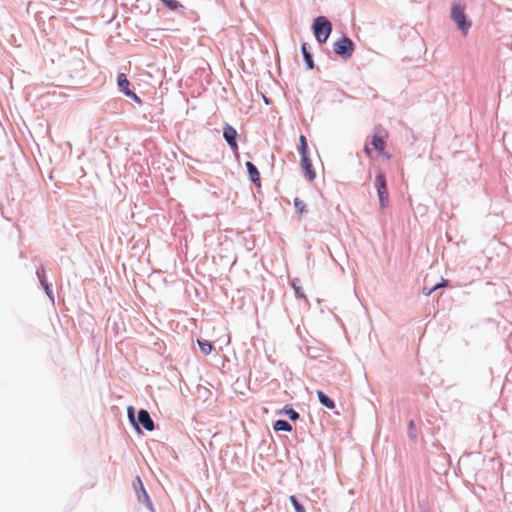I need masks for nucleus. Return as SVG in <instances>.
<instances>
[{"mask_svg": "<svg viewBox=\"0 0 512 512\" xmlns=\"http://www.w3.org/2000/svg\"><path fill=\"white\" fill-rule=\"evenodd\" d=\"M127 417L130 425L138 434L142 433L143 429L148 432L155 430V422L150 413L144 408L136 411L134 406L129 405L127 407Z\"/></svg>", "mask_w": 512, "mask_h": 512, "instance_id": "1", "label": "nucleus"}, {"mask_svg": "<svg viewBox=\"0 0 512 512\" xmlns=\"http://www.w3.org/2000/svg\"><path fill=\"white\" fill-rule=\"evenodd\" d=\"M450 18L462 35L466 36L472 26V21L465 12V5L459 2H452Z\"/></svg>", "mask_w": 512, "mask_h": 512, "instance_id": "2", "label": "nucleus"}, {"mask_svg": "<svg viewBox=\"0 0 512 512\" xmlns=\"http://www.w3.org/2000/svg\"><path fill=\"white\" fill-rule=\"evenodd\" d=\"M311 30L316 41L320 45H323L328 41L333 31V25L331 21L328 19V17L324 15H319L313 19L311 24Z\"/></svg>", "mask_w": 512, "mask_h": 512, "instance_id": "3", "label": "nucleus"}, {"mask_svg": "<svg viewBox=\"0 0 512 512\" xmlns=\"http://www.w3.org/2000/svg\"><path fill=\"white\" fill-rule=\"evenodd\" d=\"M355 48V43L346 34H342L333 43V52L344 61H347L352 57L353 53L355 52Z\"/></svg>", "mask_w": 512, "mask_h": 512, "instance_id": "4", "label": "nucleus"}, {"mask_svg": "<svg viewBox=\"0 0 512 512\" xmlns=\"http://www.w3.org/2000/svg\"><path fill=\"white\" fill-rule=\"evenodd\" d=\"M375 189L377 191L379 206L385 209L389 205V194L387 190L386 175L383 171H378L375 176Z\"/></svg>", "mask_w": 512, "mask_h": 512, "instance_id": "5", "label": "nucleus"}, {"mask_svg": "<svg viewBox=\"0 0 512 512\" xmlns=\"http://www.w3.org/2000/svg\"><path fill=\"white\" fill-rule=\"evenodd\" d=\"M117 86H118L119 91L121 93H123L126 97H128L129 99H131L132 101H134L137 104H140V105L143 104L141 97H139L134 92V90H132L130 88L131 83L125 73L119 72L117 74Z\"/></svg>", "mask_w": 512, "mask_h": 512, "instance_id": "6", "label": "nucleus"}, {"mask_svg": "<svg viewBox=\"0 0 512 512\" xmlns=\"http://www.w3.org/2000/svg\"><path fill=\"white\" fill-rule=\"evenodd\" d=\"M222 133H223L222 134L223 139L227 143L230 150L233 153L237 154L238 150H239V145H238L239 134H238L237 130L229 123H224V125L222 127Z\"/></svg>", "mask_w": 512, "mask_h": 512, "instance_id": "7", "label": "nucleus"}, {"mask_svg": "<svg viewBox=\"0 0 512 512\" xmlns=\"http://www.w3.org/2000/svg\"><path fill=\"white\" fill-rule=\"evenodd\" d=\"M36 276L39 282V286L44 290L51 304L54 305L55 297L53 293V285L48 281L46 276V270L43 265L37 268Z\"/></svg>", "mask_w": 512, "mask_h": 512, "instance_id": "8", "label": "nucleus"}, {"mask_svg": "<svg viewBox=\"0 0 512 512\" xmlns=\"http://www.w3.org/2000/svg\"><path fill=\"white\" fill-rule=\"evenodd\" d=\"M300 166L303 170L304 177L309 182L314 181L316 178V171L313 167L312 160L309 154L300 156Z\"/></svg>", "mask_w": 512, "mask_h": 512, "instance_id": "9", "label": "nucleus"}, {"mask_svg": "<svg viewBox=\"0 0 512 512\" xmlns=\"http://www.w3.org/2000/svg\"><path fill=\"white\" fill-rule=\"evenodd\" d=\"M303 62L305 63L306 70H312L315 67L311 46L307 42H302L300 46Z\"/></svg>", "mask_w": 512, "mask_h": 512, "instance_id": "10", "label": "nucleus"}, {"mask_svg": "<svg viewBox=\"0 0 512 512\" xmlns=\"http://www.w3.org/2000/svg\"><path fill=\"white\" fill-rule=\"evenodd\" d=\"M245 167H246V171H247L250 182L253 185H255L256 187L260 188L261 187V177H260V172H259L257 166L251 161H246Z\"/></svg>", "mask_w": 512, "mask_h": 512, "instance_id": "11", "label": "nucleus"}, {"mask_svg": "<svg viewBox=\"0 0 512 512\" xmlns=\"http://www.w3.org/2000/svg\"><path fill=\"white\" fill-rule=\"evenodd\" d=\"M163 6L174 13L185 15L186 8L178 0H160Z\"/></svg>", "mask_w": 512, "mask_h": 512, "instance_id": "12", "label": "nucleus"}, {"mask_svg": "<svg viewBox=\"0 0 512 512\" xmlns=\"http://www.w3.org/2000/svg\"><path fill=\"white\" fill-rule=\"evenodd\" d=\"M133 487H134L137 499L140 503L142 501H144V499H147L148 497H150L144 487V484H143L140 476H136L135 480L133 481Z\"/></svg>", "mask_w": 512, "mask_h": 512, "instance_id": "13", "label": "nucleus"}, {"mask_svg": "<svg viewBox=\"0 0 512 512\" xmlns=\"http://www.w3.org/2000/svg\"><path fill=\"white\" fill-rule=\"evenodd\" d=\"M371 145L375 151L383 153L386 146L384 136H382L378 131H375L372 135Z\"/></svg>", "mask_w": 512, "mask_h": 512, "instance_id": "14", "label": "nucleus"}, {"mask_svg": "<svg viewBox=\"0 0 512 512\" xmlns=\"http://www.w3.org/2000/svg\"><path fill=\"white\" fill-rule=\"evenodd\" d=\"M316 395L319 403L329 410H333L336 406L335 401L322 390H317Z\"/></svg>", "mask_w": 512, "mask_h": 512, "instance_id": "15", "label": "nucleus"}, {"mask_svg": "<svg viewBox=\"0 0 512 512\" xmlns=\"http://www.w3.org/2000/svg\"><path fill=\"white\" fill-rule=\"evenodd\" d=\"M290 285L292 287V289L294 290L295 292V297L299 300H304L306 303L308 302V299L303 291V288L301 286V281L299 278H293L291 281H290Z\"/></svg>", "mask_w": 512, "mask_h": 512, "instance_id": "16", "label": "nucleus"}, {"mask_svg": "<svg viewBox=\"0 0 512 512\" xmlns=\"http://www.w3.org/2000/svg\"><path fill=\"white\" fill-rule=\"evenodd\" d=\"M273 430L275 432H287L290 433L293 430L292 425L285 419H278L273 422Z\"/></svg>", "mask_w": 512, "mask_h": 512, "instance_id": "17", "label": "nucleus"}, {"mask_svg": "<svg viewBox=\"0 0 512 512\" xmlns=\"http://www.w3.org/2000/svg\"><path fill=\"white\" fill-rule=\"evenodd\" d=\"M279 414L287 416L291 421H296L300 418V414L290 404H286L280 411Z\"/></svg>", "mask_w": 512, "mask_h": 512, "instance_id": "18", "label": "nucleus"}, {"mask_svg": "<svg viewBox=\"0 0 512 512\" xmlns=\"http://www.w3.org/2000/svg\"><path fill=\"white\" fill-rule=\"evenodd\" d=\"M197 344L201 350V352L207 356L214 349V345L211 341L205 339H197Z\"/></svg>", "mask_w": 512, "mask_h": 512, "instance_id": "19", "label": "nucleus"}, {"mask_svg": "<svg viewBox=\"0 0 512 512\" xmlns=\"http://www.w3.org/2000/svg\"><path fill=\"white\" fill-rule=\"evenodd\" d=\"M298 152L300 156L309 154L308 141L305 135L301 134L299 137Z\"/></svg>", "mask_w": 512, "mask_h": 512, "instance_id": "20", "label": "nucleus"}, {"mask_svg": "<svg viewBox=\"0 0 512 512\" xmlns=\"http://www.w3.org/2000/svg\"><path fill=\"white\" fill-rule=\"evenodd\" d=\"M289 501L293 506L295 512H306L304 505L300 502L296 495H290Z\"/></svg>", "mask_w": 512, "mask_h": 512, "instance_id": "21", "label": "nucleus"}, {"mask_svg": "<svg viewBox=\"0 0 512 512\" xmlns=\"http://www.w3.org/2000/svg\"><path fill=\"white\" fill-rule=\"evenodd\" d=\"M407 435L412 441H414V442L417 441V438H418L417 429H416L415 421L413 419L409 420V422H408Z\"/></svg>", "mask_w": 512, "mask_h": 512, "instance_id": "22", "label": "nucleus"}, {"mask_svg": "<svg viewBox=\"0 0 512 512\" xmlns=\"http://www.w3.org/2000/svg\"><path fill=\"white\" fill-rule=\"evenodd\" d=\"M306 350H307V355L310 358H314V359L320 357L321 353L323 351V349L320 346H312V345H308Z\"/></svg>", "mask_w": 512, "mask_h": 512, "instance_id": "23", "label": "nucleus"}, {"mask_svg": "<svg viewBox=\"0 0 512 512\" xmlns=\"http://www.w3.org/2000/svg\"><path fill=\"white\" fill-rule=\"evenodd\" d=\"M294 207L296 209V211L299 213V214H305L307 213V205L306 203L301 200L300 198L296 197L294 198Z\"/></svg>", "mask_w": 512, "mask_h": 512, "instance_id": "24", "label": "nucleus"}, {"mask_svg": "<svg viewBox=\"0 0 512 512\" xmlns=\"http://www.w3.org/2000/svg\"><path fill=\"white\" fill-rule=\"evenodd\" d=\"M137 4H135V8L139 9L141 13L147 14L151 10V6L149 3H143L142 0H136Z\"/></svg>", "mask_w": 512, "mask_h": 512, "instance_id": "25", "label": "nucleus"}, {"mask_svg": "<svg viewBox=\"0 0 512 512\" xmlns=\"http://www.w3.org/2000/svg\"><path fill=\"white\" fill-rule=\"evenodd\" d=\"M449 284V281L447 279H444L442 278L440 282H437L436 284H434L432 287H433V290L434 292L442 287H446L448 286Z\"/></svg>", "mask_w": 512, "mask_h": 512, "instance_id": "26", "label": "nucleus"}, {"mask_svg": "<svg viewBox=\"0 0 512 512\" xmlns=\"http://www.w3.org/2000/svg\"><path fill=\"white\" fill-rule=\"evenodd\" d=\"M141 503L144 504L151 512H155L154 505L150 497L144 499Z\"/></svg>", "mask_w": 512, "mask_h": 512, "instance_id": "27", "label": "nucleus"}, {"mask_svg": "<svg viewBox=\"0 0 512 512\" xmlns=\"http://www.w3.org/2000/svg\"><path fill=\"white\" fill-rule=\"evenodd\" d=\"M422 292H423L424 295L429 296V295H431L434 292V290H433L432 286L431 287L424 286L423 289H422Z\"/></svg>", "mask_w": 512, "mask_h": 512, "instance_id": "28", "label": "nucleus"}, {"mask_svg": "<svg viewBox=\"0 0 512 512\" xmlns=\"http://www.w3.org/2000/svg\"><path fill=\"white\" fill-rule=\"evenodd\" d=\"M373 150H374V149H373V147L371 148V147L369 146V144H365V146H364V152H365V154H366L368 157H371V156H372V152H373Z\"/></svg>", "mask_w": 512, "mask_h": 512, "instance_id": "29", "label": "nucleus"}, {"mask_svg": "<svg viewBox=\"0 0 512 512\" xmlns=\"http://www.w3.org/2000/svg\"><path fill=\"white\" fill-rule=\"evenodd\" d=\"M263 101L266 105H269L272 103V100L269 97L263 96Z\"/></svg>", "mask_w": 512, "mask_h": 512, "instance_id": "30", "label": "nucleus"}]
</instances>
